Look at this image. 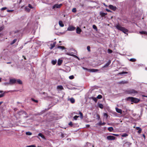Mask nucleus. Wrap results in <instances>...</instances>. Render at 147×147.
<instances>
[{
  "label": "nucleus",
  "mask_w": 147,
  "mask_h": 147,
  "mask_svg": "<svg viewBox=\"0 0 147 147\" xmlns=\"http://www.w3.org/2000/svg\"><path fill=\"white\" fill-rule=\"evenodd\" d=\"M115 27L116 29L118 30L122 31L124 33H126L128 31L127 29L122 27L119 24H115Z\"/></svg>",
  "instance_id": "nucleus-1"
},
{
  "label": "nucleus",
  "mask_w": 147,
  "mask_h": 147,
  "mask_svg": "<svg viewBox=\"0 0 147 147\" xmlns=\"http://www.w3.org/2000/svg\"><path fill=\"white\" fill-rule=\"evenodd\" d=\"M77 53L76 51L74 49H71L70 50V51L69 53H67L66 54L69 56H71L75 57L78 59H79V58L77 56L74 55V54H76Z\"/></svg>",
  "instance_id": "nucleus-2"
},
{
  "label": "nucleus",
  "mask_w": 147,
  "mask_h": 147,
  "mask_svg": "<svg viewBox=\"0 0 147 147\" xmlns=\"http://www.w3.org/2000/svg\"><path fill=\"white\" fill-rule=\"evenodd\" d=\"M126 100L127 101H130L134 103H137L140 101V100L138 99L131 97H127L126 98Z\"/></svg>",
  "instance_id": "nucleus-3"
},
{
  "label": "nucleus",
  "mask_w": 147,
  "mask_h": 147,
  "mask_svg": "<svg viewBox=\"0 0 147 147\" xmlns=\"http://www.w3.org/2000/svg\"><path fill=\"white\" fill-rule=\"evenodd\" d=\"M127 94H132L133 96H135L138 94V92L133 89H127L125 92Z\"/></svg>",
  "instance_id": "nucleus-4"
},
{
  "label": "nucleus",
  "mask_w": 147,
  "mask_h": 147,
  "mask_svg": "<svg viewBox=\"0 0 147 147\" xmlns=\"http://www.w3.org/2000/svg\"><path fill=\"white\" fill-rule=\"evenodd\" d=\"M10 84H13L16 83V79H11L9 80Z\"/></svg>",
  "instance_id": "nucleus-5"
},
{
  "label": "nucleus",
  "mask_w": 147,
  "mask_h": 147,
  "mask_svg": "<svg viewBox=\"0 0 147 147\" xmlns=\"http://www.w3.org/2000/svg\"><path fill=\"white\" fill-rule=\"evenodd\" d=\"M107 138L109 140H114L115 139V137L113 136H107Z\"/></svg>",
  "instance_id": "nucleus-6"
},
{
  "label": "nucleus",
  "mask_w": 147,
  "mask_h": 147,
  "mask_svg": "<svg viewBox=\"0 0 147 147\" xmlns=\"http://www.w3.org/2000/svg\"><path fill=\"white\" fill-rule=\"evenodd\" d=\"M75 29L76 28L72 26H70L67 29V30L72 31L75 30Z\"/></svg>",
  "instance_id": "nucleus-7"
},
{
  "label": "nucleus",
  "mask_w": 147,
  "mask_h": 147,
  "mask_svg": "<svg viewBox=\"0 0 147 147\" xmlns=\"http://www.w3.org/2000/svg\"><path fill=\"white\" fill-rule=\"evenodd\" d=\"M62 5V4H56L54 5L53 7V9H54L55 8H60L61 6Z\"/></svg>",
  "instance_id": "nucleus-8"
},
{
  "label": "nucleus",
  "mask_w": 147,
  "mask_h": 147,
  "mask_svg": "<svg viewBox=\"0 0 147 147\" xmlns=\"http://www.w3.org/2000/svg\"><path fill=\"white\" fill-rule=\"evenodd\" d=\"M21 114H22L23 115H27V114L26 112H25V111L21 110V111H20L16 115H20Z\"/></svg>",
  "instance_id": "nucleus-9"
},
{
  "label": "nucleus",
  "mask_w": 147,
  "mask_h": 147,
  "mask_svg": "<svg viewBox=\"0 0 147 147\" xmlns=\"http://www.w3.org/2000/svg\"><path fill=\"white\" fill-rule=\"evenodd\" d=\"M111 63V61L109 60L108 62L106 63L104 66L102 67L103 68L107 67Z\"/></svg>",
  "instance_id": "nucleus-10"
},
{
  "label": "nucleus",
  "mask_w": 147,
  "mask_h": 147,
  "mask_svg": "<svg viewBox=\"0 0 147 147\" xmlns=\"http://www.w3.org/2000/svg\"><path fill=\"white\" fill-rule=\"evenodd\" d=\"M109 7L110 9L114 11H115L116 9V7L114 6L113 5H110L109 6Z\"/></svg>",
  "instance_id": "nucleus-11"
},
{
  "label": "nucleus",
  "mask_w": 147,
  "mask_h": 147,
  "mask_svg": "<svg viewBox=\"0 0 147 147\" xmlns=\"http://www.w3.org/2000/svg\"><path fill=\"white\" fill-rule=\"evenodd\" d=\"M85 146L86 147H94L93 145H92L91 143H87Z\"/></svg>",
  "instance_id": "nucleus-12"
},
{
  "label": "nucleus",
  "mask_w": 147,
  "mask_h": 147,
  "mask_svg": "<svg viewBox=\"0 0 147 147\" xmlns=\"http://www.w3.org/2000/svg\"><path fill=\"white\" fill-rule=\"evenodd\" d=\"M76 32L77 33L80 34L82 31V30L79 27H77L76 30Z\"/></svg>",
  "instance_id": "nucleus-13"
},
{
  "label": "nucleus",
  "mask_w": 147,
  "mask_h": 147,
  "mask_svg": "<svg viewBox=\"0 0 147 147\" xmlns=\"http://www.w3.org/2000/svg\"><path fill=\"white\" fill-rule=\"evenodd\" d=\"M98 71V70L97 69H92L89 70V72H96Z\"/></svg>",
  "instance_id": "nucleus-14"
},
{
  "label": "nucleus",
  "mask_w": 147,
  "mask_h": 147,
  "mask_svg": "<svg viewBox=\"0 0 147 147\" xmlns=\"http://www.w3.org/2000/svg\"><path fill=\"white\" fill-rule=\"evenodd\" d=\"M117 112L121 114L122 112V111L121 109H118L117 108H115Z\"/></svg>",
  "instance_id": "nucleus-15"
},
{
  "label": "nucleus",
  "mask_w": 147,
  "mask_h": 147,
  "mask_svg": "<svg viewBox=\"0 0 147 147\" xmlns=\"http://www.w3.org/2000/svg\"><path fill=\"white\" fill-rule=\"evenodd\" d=\"M38 136L41 137L44 140L46 139L44 136L41 133L38 134Z\"/></svg>",
  "instance_id": "nucleus-16"
},
{
  "label": "nucleus",
  "mask_w": 147,
  "mask_h": 147,
  "mask_svg": "<svg viewBox=\"0 0 147 147\" xmlns=\"http://www.w3.org/2000/svg\"><path fill=\"white\" fill-rule=\"evenodd\" d=\"M16 82L20 84H22V81L19 79H16Z\"/></svg>",
  "instance_id": "nucleus-17"
},
{
  "label": "nucleus",
  "mask_w": 147,
  "mask_h": 147,
  "mask_svg": "<svg viewBox=\"0 0 147 147\" xmlns=\"http://www.w3.org/2000/svg\"><path fill=\"white\" fill-rule=\"evenodd\" d=\"M59 26L61 27H63L64 26V24H63L62 21L61 20L59 21Z\"/></svg>",
  "instance_id": "nucleus-18"
},
{
  "label": "nucleus",
  "mask_w": 147,
  "mask_h": 147,
  "mask_svg": "<svg viewBox=\"0 0 147 147\" xmlns=\"http://www.w3.org/2000/svg\"><path fill=\"white\" fill-rule=\"evenodd\" d=\"M68 100L70 101L72 103L75 102V99L73 98H71L68 99Z\"/></svg>",
  "instance_id": "nucleus-19"
},
{
  "label": "nucleus",
  "mask_w": 147,
  "mask_h": 147,
  "mask_svg": "<svg viewBox=\"0 0 147 147\" xmlns=\"http://www.w3.org/2000/svg\"><path fill=\"white\" fill-rule=\"evenodd\" d=\"M14 33L15 34L16 33H17V34L16 35H15V36H16L18 37L19 36V31L18 30H16V31H15L14 32Z\"/></svg>",
  "instance_id": "nucleus-20"
},
{
  "label": "nucleus",
  "mask_w": 147,
  "mask_h": 147,
  "mask_svg": "<svg viewBox=\"0 0 147 147\" xmlns=\"http://www.w3.org/2000/svg\"><path fill=\"white\" fill-rule=\"evenodd\" d=\"M90 98L92 99V100L96 102L97 101V99L96 98L94 97H91Z\"/></svg>",
  "instance_id": "nucleus-21"
},
{
  "label": "nucleus",
  "mask_w": 147,
  "mask_h": 147,
  "mask_svg": "<svg viewBox=\"0 0 147 147\" xmlns=\"http://www.w3.org/2000/svg\"><path fill=\"white\" fill-rule=\"evenodd\" d=\"M57 89H59L60 90H62L63 89V86L61 85L58 86H57Z\"/></svg>",
  "instance_id": "nucleus-22"
},
{
  "label": "nucleus",
  "mask_w": 147,
  "mask_h": 147,
  "mask_svg": "<svg viewBox=\"0 0 147 147\" xmlns=\"http://www.w3.org/2000/svg\"><path fill=\"white\" fill-rule=\"evenodd\" d=\"M62 60H60V59H59L57 62V64L58 65H60L62 62Z\"/></svg>",
  "instance_id": "nucleus-23"
},
{
  "label": "nucleus",
  "mask_w": 147,
  "mask_h": 147,
  "mask_svg": "<svg viewBox=\"0 0 147 147\" xmlns=\"http://www.w3.org/2000/svg\"><path fill=\"white\" fill-rule=\"evenodd\" d=\"M105 124V122H103V123H102L101 122V121H100L98 124V125L99 126H101V125H104Z\"/></svg>",
  "instance_id": "nucleus-24"
},
{
  "label": "nucleus",
  "mask_w": 147,
  "mask_h": 147,
  "mask_svg": "<svg viewBox=\"0 0 147 147\" xmlns=\"http://www.w3.org/2000/svg\"><path fill=\"white\" fill-rule=\"evenodd\" d=\"M108 130L110 131V132H112V131L113 130V128L112 127H109L108 128Z\"/></svg>",
  "instance_id": "nucleus-25"
},
{
  "label": "nucleus",
  "mask_w": 147,
  "mask_h": 147,
  "mask_svg": "<svg viewBox=\"0 0 147 147\" xmlns=\"http://www.w3.org/2000/svg\"><path fill=\"white\" fill-rule=\"evenodd\" d=\"M98 107L100 109H102L103 108V105L101 103H98Z\"/></svg>",
  "instance_id": "nucleus-26"
},
{
  "label": "nucleus",
  "mask_w": 147,
  "mask_h": 147,
  "mask_svg": "<svg viewBox=\"0 0 147 147\" xmlns=\"http://www.w3.org/2000/svg\"><path fill=\"white\" fill-rule=\"evenodd\" d=\"M128 72H127L126 71H123L122 72L119 73L118 74V75H122L123 74H127Z\"/></svg>",
  "instance_id": "nucleus-27"
},
{
  "label": "nucleus",
  "mask_w": 147,
  "mask_h": 147,
  "mask_svg": "<svg viewBox=\"0 0 147 147\" xmlns=\"http://www.w3.org/2000/svg\"><path fill=\"white\" fill-rule=\"evenodd\" d=\"M100 15L102 17L105 16L106 14H107V13H105L103 12H100Z\"/></svg>",
  "instance_id": "nucleus-28"
},
{
  "label": "nucleus",
  "mask_w": 147,
  "mask_h": 147,
  "mask_svg": "<svg viewBox=\"0 0 147 147\" xmlns=\"http://www.w3.org/2000/svg\"><path fill=\"white\" fill-rule=\"evenodd\" d=\"M139 33L141 34H144L146 35H147V32L145 31H140Z\"/></svg>",
  "instance_id": "nucleus-29"
},
{
  "label": "nucleus",
  "mask_w": 147,
  "mask_h": 147,
  "mask_svg": "<svg viewBox=\"0 0 147 147\" xmlns=\"http://www.w3.org/2000/svg\"><path fill=\"white\" fill-rule=\"evenodd\" d=\"M57 48L61 49L62 50H63V49H65V48L64 47L61 46H58L57 47Z\"/></svg>",
  "instance_id": "nucleus-30"
},
{
  "label": "nucleus",
  "mask_w": 147,
  "mask_h": 147,
  "mask_svg": "<svg viewBox=\"0 0 147 147\" xmlns=\"http://www.w3.org/2000/svg\"><path fill=\"white\" fill-rule=\"evenodd\" d=\"M17 39H14L11 42L10 44L11 45H12L14 44L16 42V41Z\"/></svg>",
  "instance_id": "nucleus-31"
},
{
  "label": "nucleus",
  "mask_w": 147,
  "mask_h": 147,
  "mask_svg": "<svg viewBox=\"0 0 147 147\" xmlns=\"http://www.w3.org/2000/svg\"><path fill=\"white\" fill-rule=\"evenodd\" d=\"M25 10L27 12H29L30 11V9L28 7H25Z\"/></svg>",
  "instance_id": "nucleus-32"
},
{
  "label": "nucleus",
  "mask_w": 147,
  "mask_h": 147,
  "mask_svg": "<svg viewBox=\"0 0 147 147\" xmlns=\"http://www.w3.org/2000/svg\"><path fill=\"white\" fill-rule=\"evenodd\" d=\"M128 136V135L127 134L125 133L124 134H122L121 135V136L122 137H126Z\"/></svg>",
  "instance_id": "nucleus-33"
},
{
  "label": "nucleus",
  "mask_w": 147,
  "mask_h": 147,
  "mask_svg": "<svg viewBox=\"0 0 147 147\" xmlns=\"http://www.w3.org/2000/svg\"><path fill=\"white\" fill-rule=\"evenodd\" d=\"M57 61L56 60H52V63L53 65H54L56 63Z\"/></svg>",
  "instance_id": "nucleus-34"
},
{
  "label": "nucleus",
  "mask_w": 147,
  "mask_h": 147,
  "mask_svg": "<svg viewBox=\"0 0 147 147\" xmlns=\"http://www.w3.org/2000/svg\"><path fill=\"white\" fill-rule=\"evenodd\" d=\"M102 98V96L101 95H98L96 97L97 99H100Z\"/></svg>",
  "instance_id": "nucleus-35"
},
{
  "label": "nucleus",
  "mask_w": 147,
  "mask_h": 147,
  "mask_svg": "<svg viewBox=\"0 0 147 147\" xmlns=\"http://www.w3.org/2000/svg\"><path fill=\"white\" fill-rule=\"evenodd\" d=\"M26 134L27 135H31L32 134V133L29 131L26 132Z\"/></svg>",
  "instance_id": "nucleus-36"
},
{
  "label": "nucleus",
  "mask_w": 147,
  "mask_h": 147,
  "mask_svg": "<svg viewBox=\"0 0 147 147\" xmlns=\"http://www.w3.org/2000/svg\"><path fill=\"white\" fill-rule=\"evenodd\" d=\"M92 28L93 29H94V30H97V27L95 25H93L92 26Z\"/></svg>",
  "instance_id": "nucleus-37"
},
{
  "label": "nucleus",
  "mask_w": 147,
  "mask_h": 147,
  "mask_svg": "<svg viewBox=\"0 0 147 147\" xmlns=\"http://www.w3.org/2000/svg\"><path fill=\"white\" fill-rule=\"evenodd\" d=\"M108 52L109 53H111L113 52V51L109 49L108 50Z\"/></svg>",
  "instance_id": "nucleus-38"
},
{
  "label": "nucleus",
  "mask_w": 147,
  "mask_h": 147,
  "mask_svg": "<svg viewBox=\"0 0 147 147\" xmlns=\"http://www.w3.org/2000/svg\"><path fill=\"white\" fill-rule=\"evenodd\" d=\"M51 45V47L50 48V49H53L55 47L54 45H53V44H51L50 45Z\"/></svg>",
  "instance_id": "nucleus-39"
},
{
  "label": "nucleus",
  "mask_w": 147,
  "mask_h": 147,
  "mask_svg": "<svg viewBox=\"0 0 147 147\" xmlns=\"http://www.w3.org/2000/svg\"><path fill=\"white\" fill-rule=\"evenodd\" d=\"M130 61L132 62H134L136 61V59L134 58H131L130 59Z\"/></svg>",
  "instance_id": "nucleus-40"
},
{
  "label": "nucleus",
  "mask_w": 147,
  "mask_h": 147,
  "mask_svg": "<svg viewBox=\"0 0 147 147\" xmlns=\"http://www.w3.org/2000/svg\"><path fill=\"white\" fill-rule=\"evenodd\" d=\"M79 116H77V115H75V116L74 117V120H77V119L79 117Z\"/></svg>",
  "instance_id": "nucleus-41"
},
{
  "label": "nucleus",
  "mask_w": 147,
  "mask_h": 147,
  "mask_svg": "<svg viewBox=\"0 0 147 147\" xmlns=\"http://www.w3.org/2000/svg\"><path fill=\"white\" fill-rule=\"evenodd\" d=\"M23 48V46H21L19 48H18L17 49V51H20V49H22Z\"/></svg>",
  "instance_id": "nucleus-42"
},
{
  "label": "nucleus",
  "mask_w": 147,
  "mask_h": 147,
  "mask_svg": "<svg viewBox=\"0 0 147 147\" xmlns=\"http://www.w3.org/2000/svg\"><path fill=\"white\" fill-rule=\"evenodd\" d=\"M72 11L73 12H74V13H75L76 12V8H74L72 9Z\"/></svg>",
  "instance_id": "nucleus-43"
},
{
  "label": "nucleus",
  "mask_w": 147,
  "mask_h": 147,
  "mask_svg": "<svg viewBox=\"0 0 147 147\" xmlns=\"http://www.w3.org/2000/svg\"><path fill=\"white\" fill-rule=\"evenodd\" d=\"M79 114L80 115V117L82 118H83V114L82 112H80Z\"/></svg>",
  "instance_id": "nucleus-44"
},
{
  "label": "nucleus",
  "mask_w": 147,
  "mask_h": 147,
  "mask_svg": "<svg viewBox=\"0 0 147 147\" xmlns=\"http://www.w3.org/2000/svg\"><path fill=\"white\" fill-rule=\"evenodd\" d=\"M69 125L71 127H73V124L72 123V122L71 121L69 123Z\"/></svg>",
  "instance_id": "nucleus-45"
},
{
  "label": "nucleus",
  "mask_w": 147,
  "mask_h": 147,
  "mask_svg": "<svg viewBox=\"0 0 147 147\" xmlns=\"http://www.w3.org/2000/svg\"><path fill=\"white\" fill-rule=\"evenodd\" d=\"M28 7L29 8L31 9H32L33 8L32 6L30 4H29Z\"/></svg>",
  "instance_id": "nucleus-46"
},
{
  "label": "nucleus",
  "mask_w": 147,
  "mask_h": 147,
  "mask_svg": "<svg viewBox=\"0 0 147 147\" xmlns=\"http://www.w3.org/2000/svg\"><path fill=\"white\" fill-rule=\"evenodd\" d=\"M3 84L5 85H7L9 84H10V82H5Z\"/></svg>",
  "instance_id": "nucleus-47"
},
{
  "label": "nucleus",
  "mask_w": 147,
  "mask_h": 147,
  "mask_svg": "<svg viewBox=\"0 0 147 147\" xmlns=\"http://www.w3.org/2000/svg\"><path fill=\"white\" fill-rule=\"evenodd\" d=\"M82 68H83V69L85 70H87V71H89V70H90V69H87V68H85V67H82Z\"/></svg>",
  "instance_id": "nucleus-48"
},
{
  "label": "nucleus",
  "mask_w": 147,
  "mask_h": 147,
  "mask_svg": "<svg viewBox=\"0 0 147 147\" xmlns=\"http://www.w3.org/2000/svg\"><path fill=\"white\" fill-rule=\"evenodd\" d=\"M69 78L70 79H72L74 78V76L73 75L70 76L69 77Z\"/></svg>",
  "instance_id": "nucleus-49"
},
{
  "label": "nucleus",
  "mask_w": 147,
  "mask_h": 147,
  "mask_svg": "<svg viewBox=\"0 0 147 147\" xmlns=\"http://www.w3.org/2000/svg\"><path fill=\"white\" fill-rule=\"evenodd\" d=\"M27 147H36L35 145H31L27 146Z\"/></svg>",
  "instance_id": "nucleus-50"
},
{
  "label": "nucleus",
  "mask_w": 147,
  "mask_h": 147,
  "mask_svg": "<svg viewBox=\"0 0 147 147\" xmlns=\"http://www.w3.org/2000/svg\"><path fill=\"white\" fill-rule=\"evenodd\" d=\"M142 129H141L140 128V129H139L138 131V134H140L141 133V131H142Z\"/></svg>",
  "instance_id": "nucleus-51"
},
{
  "label": "nucleus",
  "mask_w": 147,
  "mask_h": 147,
  "mask_svg": "<svg viewBox=\"0 0 147 147\" xmlns=\"http://www.w3.org/2000/svg\"><path fill=\"white\" fill-rule=\"evenodd\" d=\"M103 115L104 117H106V118H107L108 117V115L107 114L105 113H104L103 114Z\"/></svg>",
  "instance_id": "nucleus-52"
},
{
  "label": "nucleus",
  "mask_w": 147,
  "mask_h": 147,
  "mask_svg": "<svg viewBox=\"0 0 147 147\" xmlns=\"http://www.w3.org/2000/svg\"><path fill=\"white\" fill-rule=\"evenodd\" d=\"M87 49L88 50V51L90 52V47L89 46H87Z\"/></svg>",
  "instance_id": "nucleus-53"
},
{
  "label": "nucleus",
  "mask_w": 147,
  "mask_h": 147,
  "mask_svg": "<svg viewBox=\"0 0 147 147\" xmlns=\"http://www.w3.org/2000/svg\"><path fill=\"white\" fill-rule=\"evenodd\" d=\"M127 82L122 81L120 82V83H121V84H125V83H126Z\"/></svg>",
  "instance_id": "nucleus-54"
},
{
  "label": "nucleus",
  "mask_w": 147,
  "mask_h": 147,
  "mask_svg": "<svg viewBox=\"0 0 147 147\" xmlns=\"http://www.w3.org/2000/svg\"><path fill=\"white\" fill-rule=\"evenodd\" d=\"M6 9H7V8L6 7H2L1 9V10H4Z\"/></svg>",
  "instance_id": "nucleus-55"
},
{
  "label": "nucleus",
  "mask_w": 147,
  "mask_h": 147,
  "mask_svg": "<svg viewBox=\"0 0 147 147\" xmlns=\"http://www.w3.org/2000/svg\"><path fill=\"white\" fill-rule=\"evenodd\" d=\"M137 12V9H136V10H134V12H132V13L133 14H136V13Z\"/></svg>",
  "instance_id": "nucleus-56"
},
{
  "label": "nucleus",
  "mask_w": 147,
  "mask_h": 147,
  "mask_svg": "<svg viewBox=\"0 0 147 147\" xmlns=\"http://www.w3.org/2000/svg\"><path fill=\"white\" fill-rule=\"evenodd\" d=\"M4 96V94H0V98L3 97Z\"/></svg>",
  "instance_id": "nucleus-57"
},
{
  "label": "nucleus",
  "mask_w": 147,
  "mask_h": 147,
  "mask_svg": "<svg viewBox=\"0 0 147 147\" xmlns=\"http://www.w3.org/2000/svg\"><path fill=\"white\" fill-rule=\"evenodd\" d=\"M61 137H62V138H63L64 137V134H63V133L61 134Z\"/></svg>",
  "instance_id": "nucleus-58"
},
{
  "label": "nucleus",
  "mask_w": 147,
  "mask_h": 147,
  "mask_svg": "<svg viewBox=\"0 0 147 147\" xmlns=\"http://www.w3.org/2000/svg\"><path fill=\"white\" fill-rule=\"evenodd\" d=\"M140 127H136V130H138L139 129H140Z\"/></svg>",
  "instance_id": "nucleus-59"
},
{
  "label": "nucleus",
  "mask_w": 147,
  "mask_h": 147,
  "mask_svg": "<svg viewBox=\"0 0 147 147\" xmlns=\"http://www.w3.org/2000/svg\"><path fill=\"white\" fill-rule=\"evenodd\" d=\"M97 117L98 119L99 120V119H100V117L98 115H97Z\"/></svg>",
  "instance_id": "nucleus-60"
},
{
  "label": "nucleus",
  "mask_w": 147,
  "mask_h": 147,
  "mask_svg": "<svg viewBox=\"0 0 147 147\" xmlns=\"http://www.w3.org/2000/svg\"><path fill=\"white\" fill-rule=\"evenodd\" d=\"M32 100L33 101H34V102H38V101L37 100H34L33 99H32Z\"/></svg>",
  "instance_id": "nucleus-61"
},
{
  "label": "nucleus",
  "mask_w": 147,
  "mask_h": 147,
  "mask_svg": "<svg viewBox=\"0 0 147 147\" xmlns=\"http://www.w3.org/2000/svg\"><path fill=\"white\" fill-rule=\"evenodd\" d=\"M112 134L113 135L115 136H118L119 135L118 134Z\"/></svg>",
  "instance_id": "nucleus-62"
},
{
  "label": "nucleus",
  "mask_w": 147,
  "mask_h": 147,
  "mask_svg": "<svg viewBox=\"0 0 147 147\" xmlns=\"http://www.w3.org/2000/svg\"><path fill=\"white\" fill-rule=\"evenodd\" d=\"M12 11V10H7V11L8 12H10L11 11Z\"/></svg>",
  "instance_id": "nucleus-63"
},
{
  "label": "nucleus",
  "mask_w": 147,
  "mask_h": 147,
  "mask_svg": "<svg viewBox=\"0 0 147 147\" xmlns=\"http://www.w3.org/2000/svg\"><path fill=\"white\" fill-rule=\"evenodd\" d=\"M2 27H1L0 28V32H1L2 30Z\"/></svg>",
  "instance_id": "nucleus-64"
}]
</instances>
